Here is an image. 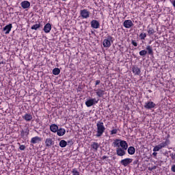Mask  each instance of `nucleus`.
Masks as SVG:
<instances>
[{"instance_id": "nucleus-1", "label": "nucleus", "mask_w": 175, "mask_h": 175, "mask_svg": "<svg viewBox=\"0 0 175 175\" xmlns=\"http://www.w3.org/2000/svg\"><path fill=\"white\" fill-rule=\"evenodd\" d=\"M113 144L116 147V155L118 157H124L126 154V150L129 155H134L136 152V149L133 146L128 148V142L125 140L116 139L113 141Z\"/></svg>"}, {"instance_id": "nucleus-2", "label": "nucleus", "mask_w": 175, "mask_h": 175, "mask_svg": "<svg viewBox=\"0 0 175 175\" xmlns=\"http://www.w3.org/2000/svg\"><path fill=\"white\" fill-rule=\"evenodd\" d=\"M96 137H100L103 136V133H105V131H106V127H105V124L103 122H98L96 123Z\"/></svg>"}, {"instance_id": "nucleus-3", "label": "nucleus", "mask_w": 175, "mask_h": 175, "mask_svg": "<svg viewBox=\"0 0 175 175\" xmlns=\"http://www.w3.org/2000/svg\"><path fill=\"white\" fill-rule=\"evenodd\" d=\"M98 102H99V99L90 98L85 102V105L87 106V107H91V106H94V105H96V103H98Z\"/></svg>"}, {"instance_id": "nucleus-4", "label": "nucleus", "mask_w": 175, "mask_h": 175, "mask_svg": "<svg viewBox=\"0 0 175 175\" xmlns=\"http://www.w3.org/2000/svg\"><path fill=\"white\" fill-rule=\"evenodd\" d=\"M155 106H157V104L151 100H149L145 103L144 108L147 109L148 110H151L152 109H154Z\"/></svg>"}, {"instance_id": "nucleus-5", "label": "nucleus", "mask_w": 175, "mask_h": 175, "mask_svg": "<svg viewBox=\"0 0 175 175\" xmlns=\"http://www.w3.org/2000/svg\"><path fill=\"white\" fill-rule=\"evenodd\" d=\"M132 162H133V159L131 158H126L120 161L121 165H122L125 167L126 166H128V165H130V163H132Z\"/></svg>"}, {"instance_id": "nucleus-6", "label": "nucleus", "mask_w": 175, "mask_h": 175, "mask_svg": "<svg viewBox=\"0 0 175 175\" xmlns=\"http://www.w3.org/2000/svg\"><path fill=\"white\" fill-rule=\"evenodd\" d=\"M82 18H88L90 17V12L88 10H82L80 12Z\"/></svg>"}, {"instance_id": "nucleus-7", "label": "nucleus", "mask_w": 175, "mask_h": 175, "mask_svg": "<svg viewBox=\"0 0 175 175\" xmlns=\"http://www.w3.org/2000/svg\"><path fill=\"white\" fill-rule=\"evenodd\" d=\"M111 39H113V37L111 36H109L108 39H105L103 40V46L104 47H110V46H111V43L110 42V40H111Z\"/></svg>"}, {"instance_id": "nucleus-8", "label": "nucleus", "mask_w": 175, "mask_h": 175, "mask_svg": "<svg viewBox=\"0 0 175 175\" xmlns=\"http://www.w3.org/2000/svg\"><path fill=\"white\" fill-rule=\"evenodd\" d=\"M123 25L124 28H131V27H133V23L131 20H126L124 21Z\"/></svg>"}, {"instance_id": "nucleus-9", "label": "nucleus", "mask_w": 175, "mask_h": 175, "mask_svg": "<svg viewBox=\"0 0 175 175\" xmlns=\"http://www.w3.org/2000/svg\"><path fill=\"white\" fill-rule=\"evenodd\" d=\"M46 147H51L54 145V141L51 138H46L44 141Z\"/></svg>"}, {"instance_id": "nucleus-10", "label": "nucleus", "mask_w": 175, "mask_h": 175, "mask_svg": "<svg viewBox=\"0 0 175 175\" xmlns=\"http://www.w3.org/2000/svg\"><path fill=\"white\" fill-rule=\"evenodd\" d=\"M21 5L23 9H28V8L31 6V3H29L28 1H23L21 3Z\"/></svg>"}, {"instance_id": "nucleus-11", "label": "nucleus", "mask_w": 175, "mask_h": 175, "mask_svg": "<svg viewBox=\"0 0 175 175\" xmlns=\"http://www.w3.org/2000/svg\"><path fill=\"white\" fill-rule=\"evenodd\" d=\"M57 136H64L66 133V130L64 128L58 129L56 131Z\"/></svg>"}, {"instance_id": "nucleus-12", "label": "nucleus", "mask_w": 175, "mask_h": 175, "mask_svg": "<svg viewBox=\"0 0 175 175\" xmlns=\"http://www.w3.org/2000/svg\"><path fill=\"white\" fill-rule=\"evenodd\" d=\"M100 24L98 21H91V27L92 28H94V29H98L99 28Z\"/></svg>"}, {"instance_id": "nucleus-13", "label": "nucleus", "mask_w": 175, "mask_h": 175, "mask_svg": "<svg viewBox=\"0 0 175 175\" xmlns=\"http://www.w3.org/2000/svg\"><path fill=\"white\" fill-rule=\"evenodd\" d=\"M12 24H9L8 25H6L4 28H3V31L5 32V33L6 35H8V33H10V31H12Z\"/></svg>"}, {"instance_id": "nucleus-14", "label": "nucleus", "mask_w": 175, "mask_h": 175, "mask_svg": "<svg viewBox=\"0 0 175 175\" xmlns=\"http://www.w3.org/2000/svg\"><path fill=\"white\" fill-rule=\"evenodd\" d=\"M40 142H42V138L38 136L33 137L31 139V143L32 144H36V143H40Z\"/></svg>"}, {"instance_id": "nucleus-15", "label": "nucleus", "mask_w": 175, "mask_h": 175, "mask_svg": "<svg viewBox=\"0 0 175 175\" xmlns=\"http://www.w3.org/2000/svg\"><path fill=\"white\" fill-rule=\"evenodd\" d=\"M50 31H51V24L46 23L44 27V32L45 33H49Z\"/></svg>"}, {"instance_id": "nucleus-16", "label": "nucleus", "mask_w": 175, "mask_h": 175, "mask_svg": "<svg viewBox=\"0 0 175 175\" xmlns=\"http://www.w3.org/2000/svg\"><path fill=\"white\" fill-rule=\"evenodd\" d=\"M132 72L134 75L139 76L140 75L142 71L140 70V68H139L138 67L134 66L132 68Z\"/></svg>"}, {"instance_id": "nucleus-17", "label": "nucleus", "mask_w": 175, "mask_h": 175, "mask_svg": "<svg viewBox=\"0 0 175 175\" xmlns=\"http://www.w3.org/2000/svg\"><path fill=\"white\" fill-rule=\"evenodd\" d=\"M50 131L51 132H53V133H57V131H58V125L55 124H53L50 126Z\"/></svg>"}, {"instance_id": "nucleus-18", "label": "nucleus", "mask_w": 175, "mask_h": 175, "mask_svg": "<svg viewBox=\"0 0 175 175\" xmlns=\"http://www.w3.org/2000/svg\"><path fill=\"white\" fill-rule=\"evenodd\" d=\"M169 144H170V140L167 139L165 142H161L160 144H159V146L162 149V148H165L166 146H169Z\"/></svg>"}, {"instance_id": "nucleus-19", "label": "nucleus", "mask_w": 175, "mask_h": 175, "mask_svg": "<svg viewBox=\"0 0 175 175\" xmlns=\"http://www.w3.org/2000/svg\"><path fill=\"white\" fill-rule=\"evenodd\" d=\"M29 135V129H26L25 131L22 130L21 131V137H24V136H28Z\"/></svg>"}, {"instance_id": "nucleus-20", "label": "nucleus", "mask_w": 175, "mask_h": 175, "mask_svg": "<svg viewBox=\"0 0 175 175\" xmlns=\"http://www.w3.org/2000/svg\"><path fill=\"white\" fill-rule=\"evenodd\" d=\"M96 94L97 96H98L99 98H102V96L105 95V92L102 90H96Z\"/></svg>"}, {"instance_id": "nucleus-21", "label": "nucleus", "mask_w": 175, "mask_h": 175, "mask_svg": "<svg viewBox=\"0 0 175 175\" xmlns=\"http://www.w3.org/2000/svg\"><path fill=\"white\" fill-rule=\"evenodd\" d=\"M23 118H24V120H25V121H31V120H32V115L29 114V113H26Z\"/></svg>"}, {"instance_id": "nucleus-22", "label": "nucleus", "mask_w": 175, "mask_h": 175, "mask_svg": "<svg viewBox=\"0 0 175 175\" xmlns=\"http://www.w3.org/2000/svg\"><path fill=\"white\" fill-rule=\"evenodd\" d=\"M92 148L94 150V151H98V148H99V144L96 142H93L91 145Z\"/></svg>"}, {"instance_id": "nucleus-23", "label": "nucleus", "mask_w": 175, "mask_h": 175, "mask_svg": "<svg viewBox=\"0 0 175 175\" xmlns=\"http://www.w3.org/2000/svg\"><path fill=\"white\" fill-rule=\"evenodd\" d=\"M52 72H53V75H54L55 76H58V75L61 73V70H59V68H55Z\"/></svg>"}, {"instance_id": "nucleus-24", "label": "nucleus", "mask_w": 175, "mask_h": 175, "mask_svg": "<svg viewBox=\"0 0 175 175\" xmlns=\"http://www.w3.org/2000/svg\"><path fill=\"white\" fill-rule=\"evenodd\" d=\"M59 146H60V147H62V148H64L66 147V146H68V142H66V141L62 139L59 142Z\"/></svg>"}, {"instance_id": "nucleus-25", "label": "nucleus", "mask_w": 175, "mask_h": 175, "mask_svg": "<svg viewBox=\"0 0 175 175\" xmlns=\"http://www.w3.org/2000/svg\"><path fill=\"white\" fill-rule=\"evenodd\" d=\"M155 31H154V29L152 28H149L148 30V34L149 35V36H151V35H154V33Z\"/></svg>"}, {"instance_id": "nucleus-26", "label": "nucleus", "mask_w": 175, "mask_h": 175, "mask_svg": "<svg viewBox=\"0 0 175 175\" xmlns=\"http://www.w3.org/2000/svg\"><path fill=\"white\" fill-rule=\"evenodd\" d=\"M72 175H80V172L77 170V169L74 168L72 170Z\"/></svg>"}, {"instance_id": "nucleus-27", "label": "nucleus", "mask_w": 175, "mask_h": 175, "mask_svg": "<svg viewBox=\"0 0 175 175\" xmlns=\"http://www.w3.org/2000/svg\"><path fill=\"white\" fill-rule=\"evenodd\" d=\"M38 28H40V24H36L31 27V29H35V31H36V29H38Z\"/></svg>"}, {"instance_id": "nucleus-28", "label": "nucleus", "mask_w": 175, "mask_h": 175, "mask_svg": "<svg viewBox=\"0 0 175 175\" xmlns=\"http://www.w3.org/2000/svg\"><path fill=\"white\" fill-rule=\"evenodd\" d=\"M159 150H162L159 145L154 146L153 148L154 152H157V151H159Z\"/></svg>"}, {"instance_id": "nucleus-29", "label": "nucleus", "mask_w": 175, "mask_h": 175, "mask_svg": "<svg viewBox=\"0 0 175 175\" xmlns=\"http://www.w3.org/2000/svg\"><path fill=\"white\" fill-rule=\"evenodd\" d=\"M146 50H148V54H152V48L151 47V46H147Z\"/></svg>"}, {"instance_id": "nucleus-30", "label": "nucleus", "mask_w": 175, "mask_h": 175, "mask_svg": "<svg viewBox=\"0 0 175 175\" xmlns=\"http://www.w3.org/2000/svg\"><path fill=\"white\" fill-rule=\"evenodd\" d=\"M139 38H140V39H142V40H144L146 39V38H147V34L142 33L139 35Z\"/></svg>"}, {"instance_id": "nucleus-31", "label": "nucleus", "mask_w": 175, "mask_h": 175, "mask_svg": "<svg viewBox=\"0 0 175 175\" xmlns=\"http://www.w3.org/2000/svg\"><path fill=\"white\" fill-rule=\"evenodd\" d=\"M147 55V51L146 50H142L139 51V55L143 56V55Z\"/></svg>"}, {"instance_id": "nucleus-32", "label": "nucleus", "mask_w": 175, "mask_h": 175, "mask_svg": "<svg viewBox=\"0 0 175 175\" xmlns=\"http://www.w3.org/2000/svg\"><path fill=\"white\" fill-rule=\"evenodd\" d=\"M117 132H118L117 129H114L112 131H111V135H116Z\"/></svg>"}, {"instance_id": "nucleus-33", "label": "nucleus", "mask_w": 175, "mask_h": 175, "mask_svg": "<svg viewBox=\"0 0 175 175\" xmlns=\"http://www.w3.org/2000/svg\"><path fill=\"white\" fill-rule=\"evenodd\" d=\"M131 43L133 46H135V47H137V42H136V41L132 40Z\"/></svg>"}, {"instance_id": "nucleus-34", "label": "nucleus", "mask_w": 175, "mask_h": 175, "mask_svg": "<svg viewBox=\"0 0 175 175\" xmlns=\"http://www.w3.org/2000/svg\"><path fill=\"white\" fill-rule=\"evenodd\" d=\"M19 149L21 150L22 151L25 150V146L21 145L20 147H19Z\"/></svg>"}, {"instance_id": "nucleus-35", "label": "nucleus", "mask_w": 175, "mask_h": 175, "mask_svg": "<svg viewBox=\"0 0 175 175\" xmlns=\"http://www.w3.org/2000/svg\"><path fill=\"white\" fill-rule=\"evenodd\" d=\"M171 170L172 172H173L174 173H175V165H173L171 167Z\"/></svg>"}, {"instance_id": "nucleus-36", "label": "nucleus", "mask_w": 175, "mask_h": 175, "mask_svg": "<svg viewBox=\"0 0 175 175\" xmlns=\"http://www.w3.org/2000/svg\"><path fill=\"white\" fill-rule=\"evenodd\" d=\"M100 84V80H96V85H99Z\"/></svg>"}, {"instance_id": "nucleus-37", "label": "nucleus", "mask_w": 175, "mask_h": 175, "mask_svg": "<svg viewBox=\"0 0 175 175\" xmlns=\"http://www.w3.org/2000/svg\"><path fill=\"white\" fill-rule=\"evenodd\" d=\"M170 157H171L172 159H175V154H174V153L171 154Z\"/></svg>"}, {"instance_id": "nucleus-38", "label": "nucleus", "mask_w": 175, "mask_h": 175, "mask_svg": "<svg viewBox=\"0 0 175 175\" xmlns=\"http://www.w3.org/2000/svg\"><path fill=\"white\" fill-rule=\"evenodd\" d=\"M171 3L173 5L174 8H175V0L171 1Z\"/></svg>"}, {"instance_id": "nucleus-39", "label": "nucleus", "mask_w": 175, "mask_h": 175, "mask_svg": "<svg viewBox=\"0 0 175 175\" xmlns=\"http://www.w3.org/2000/svg\"><path fill=\"white\" fill-rule=\"evenodd\" d=\"M157 153L155 152H154L152 153L153 157H157Z\"/></svg>"}, {"instance_id": "nucleus-40", "label": "nucleus", "mask_w": 175, "mask_h": 175, "mask_svg": "<svg viewBox=\"0 0 175 175\" xmlns=\"http://www.w3.org/2000/svg\"><path fill=\"white\" fill-rule=\"evenodd\" d=\"M106 158H107V157L103 156V157H102V159H106Z\"/></svg>"}]
</instances>
